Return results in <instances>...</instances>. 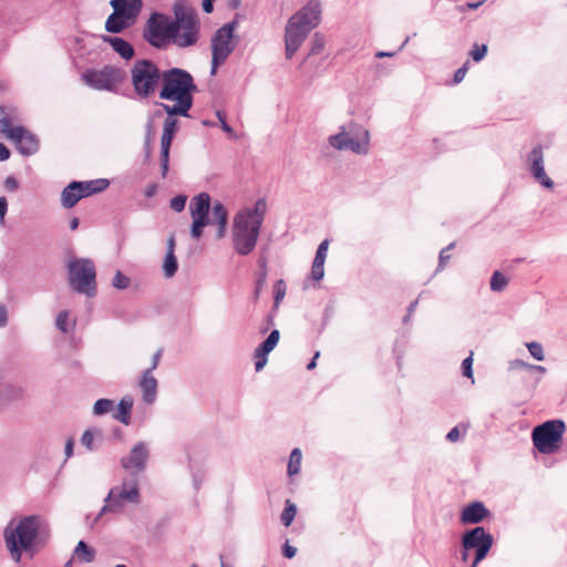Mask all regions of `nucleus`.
<instances>
[{"label": "nucleus", "instance_id": "nucleus-26", "mask_svg": "<svg viewBox=\"0 0 567 567\" xmlns=\"http://www.w3.org/2000/svg\"><path fill=\"white\" fill-rule=\"evenodd\" d=\"M95 558V550L87 546L84 540H80L73 550V559L80 563H92Z\"/></svg>", "mask_w": 567, "mask_h": 567}, {"label": "nucleus", "instance_id": "nucleus-23", "mask_svg": "<svg viewBox=\"0 0 567 567\" xmlns=\"http://www.w3.org/2000/svg\"><path fill=\"white\" fill-rule=\"evenodd\" d=\"M109 181L105 178L94 179V181H87V182H78V188L81 193H83V198L87 197L90 195L100 193L107 188Z\"/></svg>", "mask_w": 567, "mask_h": 567}, {"label": "nucleus", "instance_id": "nucleus-44", "mask_svg": "<svg viewBox=\"0 0 567 567\" xmlns=\"http://www.w3.org/2000/svg\"><path fill=\"white\" fill-rule=\"evenodd\" d=\"M472 367H473V352H471L470 355L463 360L462 371H463V375L471 379L472 383H474Z\"/></svg>", "mask_w": 567, "mask_h": 567}, {"label": "nucleus", "instance_id": "nucleus-52", "mask_svg": "<svg viewBox=\"0 0 567 567\" xmlns=\"http://www.w3.org/2000/svg\"><path fill=\"white\" fill-rule=\"evenodd\" d=\"M453 246H454V244H451L449 247H446V248L441 250V252H440V265H439L440 268H444L445 267V264L450 259V255H447V251L451 248H453Z\"/></svg>", "mask_w": 567, "mask_h": 567}, {"label": "nucleus", "instance_id": "nucleus-48", "mask_svg": "<svg viewBox=\"0 0 567 567\" xmlns=\"http://www.w3.org/2000/svg\"><path fill=\"white\" fill-rule=\"evenodd\" d=\"M487 52V47L485 44L482 45H474V48L471 51V56L474 61L478 62L481 61Z\"/></svg>", "mask_w": 567, "mask_h": 567}, {"label": "nucleus", "instance_id": "nucleus-55", "mask_svg": "<svg viewBox=\"0 0 567 567\" xmlns=\"http://www.w3.org/2000/svg\"><path fill=\"white\" fill-rule=\"evenodd\" d=\"M467 72V65L464 64L462 68H460L458 70H456V72L454 73V82L455 83H460L463 81L465 74Z\"/></svg>", "mask_w": 567, "mask_h": 567}, {"label": "nucleus", "instance_id": "nucleus-53", "mask_svg": "<svg viewBox=\"0 0 567 567\" xmlns=\"http://www.w3.org/2000/svg\"><path fill=\"white\" fill-rule=\"evenodd\" d=\"M296 553H297L296 547H293V546L289 545V543H288V542L284 545V551H282V554H284V556H285L286 558H289V559H290V558H293V557L296 556Z\"/></svg>", "mask_w": 567, "mask_h": 567}, {"label": "nucleus", "instance_id": "nucleus-20", "mask_svg": "<svg viewBox=\"0 0 567 567\" xmlns=\"http://www.w3.org/2000/svg\"><path fill=\"white\" fill-rule=\"evenodd\" d=\"M488 514L484 504L474 502L465 506L461 513V522L463 524H477L482 522Z\"/></svg>", "mask_w": 567, "mask_h": 567}, {"label": "nucleus", "instance_id": "nucleus-27", "mask_svg": "<svg viewBox=\"0 0 567 567\" xmlns=\"http://www.w3.org/2000/svg\"><path fill=\"white\" fill-rule=\"evenodd\" d=\"M527 167L529 173L545 168V158L542 146H535L527 155Z\"/></svg>", "mask_w": 567, "mask_h": 567}, {"label": "nucleus", "instance_id": "nucleus-14", "mask_svg": "<svg viewBox=\"0 0 567 567\" xmlns=\"http://www.w3.org/2000/svg\"><path fill=\"white\" fill-rule=\"evenodd\" d=\"M176 24L173 42L185 48L196 43L198 39V20L194 12L175 9Z\"/></svg>", "mask_w": 567, "mask_h": 567}, {"label": "nucleus", "instance_id": "nucleus-24", "mask_svg": "<svg viewBox=\"0 0 567 567\" xmlns=\"http://www.w3.org/2000/svg\"><path fill=\"white\" fill-rule=\"evenodd\" d=\"M169 115L163 124V134L161 138V148H171L172 141L177 132V121Z\"/></svg>", "mask_w": 567, "mask_h": 567}, {"label": "nucleus", "instance_id": "nucleus-64", "mask_svg": "<svg viewBox=\"0 0 567 567\" xmlns=\"http://www.w3.org/2000/svg\"><path fill=\"white\" fill-rule=\"evenodd\" d=\"M10 157V151L0 142V162L7 161Z\"/></svg>", "mask_w": 567, "mask_h": 567}, {"label": "nucleus", "instance_id": "nucleus-32", "mask_svg": "<svg viewBox=\"0 0 567 567\" xmlns=\"http://www.w3.org/2000/svg\"><path fill=\"white\" fill-rule=\"evenodd\" d=\"M102 432L100 430L93 429V430H86L81 436V444L85 446L87 451L95 450L94 440L101 439Z\"/></svg>", "mask_w": 567, "mask_h": 567}, {"label": "nucleus", "instance_id": "nucleus-25", "mask_svg": "<svg viewBox=\"0 0 567 567\" xmlns=\"http://www.w3.org/2000/svg\"><path fill=\"white\" fill-rule=\"evenodd\" d=\"M105 40L111 44L113 50L118 53L123 59L130 60L134 55L133 47L122 38H105Z\"/></svg>", "mask_w": 567, "mask_h": 567}, {"label": "nucleus", "instance_id": "nucleus-1", "mask_svg": "<svg viewBox=\"0 0 567 567\" xmlns=\"http://www.w3.org/2000/svg\"><path fill=\"white\" fill-rule=\"evenodd\" d=\"M44 525V519L39 515L11 520L7 525L3 532L6 547L16 563H20L23 555L33 558L39 551V535Z\"/></svg>", "mask_w": 567, "mask_h": 567}, {"label": "nucleus", "instance_id": "nucleus-3", "mask_svg": "<svg viewBox=\"0 0 567 567\" xmlns=\"http://www.w3.org/2000/svg\"><path fill=\"white\" fill-rule=\"evenodd\" d=\"M266 210V202L259 199L252 207L244 208L235 215L231 238L238 255L247 256L256 248Z\"/></svg>", "mask_w": 567, "mask_h": 567}, {"label": "nucleus", "instance_id": "nucleus-51", "mask_svg": "<svg viewBox=\"0 0 567 567\" xmlns=\"http://www.w3.org/2000/svg\"><path fill=\"white\" fill-rule=\"evenodd\" d=\"M508 364H509V369L511 370H517V369L529 370V364L530 363H527V362H525L524 360H520V359H515V360L509 361Z\"/></svg>", "mask_w": 567, "mask_h": 567}, {"label": "nucleus", "instance_id": "nucleus-63", "mask_svg": "<svg viewBox=\"0 0 567 567\" xmlns=\"http://www.w3.org/2000/svg\"><path fill=\"white\" fill-rule=\"evenodd\" d=\"M446 439L451 442H456L460 439V431L455 426L446 435Z\"/></svg>", "mask_w": 567, "mask_h": 567}, {"label": "nucleus", "instance_id": "nucleus-28", "mask_svg": "<svg viewBox=\"0 0 567 567\" xmlns=\"http://www.w3.org/2000/svg\"><path fill=\"white\" fill-rule=\"evenodd\" d=\"M527 167L529 173L545 168V158L542 146H535L527 155Z\"/></svg>", "mask_w": 567, "mask_h": 567}, {"label": "nucleus", "instance_id": "nucleus-49", "mask_svg": "<svg viewBox=\"0 0 567 567\" xmlns=\"http://www.w3.org/2000/svg\"><path fill=\"white\" fill-rule=\"evenodd\" d=\"M168 159H169V150L161 148V168H162L163 177H165L168 172Z\"/></svg>", "mask_w": 567, "mask_h": 567}, {"label": "nucleus", "instance_id": "nucleus-6", "mask_svg": "<svg viewBox=\"0 0 567 567\" xmlns=\"http://www.w3.org/2000/svg\"><path fill=\"white\" fill-rule=\"evenodd\" d=\"M141 501V486L137 476H127L110 489L104 506L93 518L86 517V525L93 528L104 514H122L128 505H140Z\"/></svg>", "mask_w": 567, "mask_h": 567}, {"label": "nucleus", "instance_id": "nucleus-43", "mask_svg": "<svg viewBox=\"0 0 567 567\" xmlns=\"http://www.w3.org/2000/svg\"><path fill=\"white\" fill-rule=\"evenodd\" d=\"M310 276L315 281H320L324 276V262L313 260Z\"/></svg>", "mask_w": 567, "mask_h": 567}, {"label": "nucleus", "instance_id": "nucleus-2", "mask_svg": "<svg viewBox=\"0 0 567 567\" xmlns=\"http://www.w3.org/2000/svg\"><path fill=\"white\" fill-rule=\"evenodd\" d=\"M163 87L159 97L175 102L174 104H163L164 111L168 115L188 116V111L193 105V93L196 91L193 76L185 70L171 69L163 73Z\"/></svg>", "mask_w": 567, "mask_h": 567}, {"label": "nucleus", "instance_id": "nucleus-45", "mask_svg": "<svg viewBox=\"0 0 567 567\" xmlns=\"http://www.w3.org/2000/svg\"><path fill=\"white\" fill-rule=\"evenodd\" d=\"M187 197L184 195H177L171 199L169 207L179 213L185 208Z\"/></svg>", "mask_w": 567, "mask_h": 567}, {"label": "nucleus", "instance_id": "nucleus-12", "mask_svg": "<svg viewBox=\"0 0 567 567\" xmlns=\"http://www.w3.org/2000/svg\"><path fill=\"white\" fill-rule=\"evenodd\" d=\"M131 73L134 90L143 97L154 93L162 78L158 68L147 60L136 61Z\"/></svg>", "mask_w": 567, "mask_h": 567}, {"label": "nucleus", "instance_id": "nucleus-40", "mask_svg": "<svg viewBox=\"0 0 567 567\" xmlns=\"http://www.w3.org/2000/svg\"><path fill=\"white\" fill-rule=\"evenodd\" d=\"M130 278L125 276L122 271L117 270L113 277L112 286L115 289L124 290L130 286Z\"/></svg>", "mask_w": 567, "mask_h": 567}, {"label": "nucleus", "instance_id": "nucleus-22", "mask_svg": "<svg viewBox=\"0 0 567 567\" xmlns=\"http://www.w3.org/2000/svg\"><path fill=\"white\" fill-rule=\"evenodd\" d=\"M78 186V182H72L62 190L61 204L64 208H72L83 198V193L80 192Z\"/></svg>", "mask_w": 567, "mask_h": 567}, {"label": "nucleus", "instance_id": "nucleus-21", "mask_svg": "<svg viewBox=\"0 0 567 567\" xmlns=\"http://www.w3.org/2000/svg\"><path fill=\"white\" fill-rule=\"evenodd\" d=\"M133 408V399L131 395H125L121 399L118 404L115 406L112 412L113 419L120 421L121 423L128 425L131 422V411Z\"/></svg>", "mask_w": 567, "mask_h": 567}, {"label": "nucleus", "instance_id": "nucleus-61", "mask_svg": "<svg viewBox=\"0 0 567 567\" xmlns=\"http://www.w3.org/2000/svg\"><path fill=\"white\" fill-rule=\"evenodd\" d=\"M162 352H163V351H162V349H158V350L154 353V355H153V358H152V364H151V367L148 368V369H152V372H153V371L158 367V364H159V360H161V357H162Z\"/></svg>", "mask_w": 567, "mask_h": 567}, {"label": "nucleus", "instance_id": "nucleus-18", "mask_svg": "<svg viewBox=\"0 0 567 567\" xmlns=\"http://www.w3.org/2000/svg\"><path fill=\"white\" fill-rule=\"evenodd\" d=\"M6 137L14 143L18 151L24 156L32 155L39 150V140L23 126H14Z\"/></svg>", "mask_w": 567, "mask_h": 567}, {"label": "nucleus", "instance_id": "nucleus-8", "mask_svg": "<svg viewBox=\"0 0 567 567\" xmlns=\"http://www.w3.org/2000/svg\"><path fill=\"white\" fill-rule=\"evenodd\" d=\"M566 425L561 420L546 421L533 429L532 440L542 454H553L560 449Z\"/></svg>", "mask_w": 567, "mask_h": 567}, {"label": "nucleus", "instance_id": "nucleus-54", "mask_svg": "<svg viewBox=\"0 0 567 567\" xmlns=\"http://www.w3.org/2000/svg\"><path fill=\"white\" fill-rule=\"evenodd\" d=\"M8 210V202L6 197H0V223H4V217Z\"/></svg>", "mask_w": 567, "mask_h": 567}, {"label": "nucleus", "instance_id": "nucleus-37", "mask_svg": "<svg viewBox=\"0 0 567 567\" xmlns=\"http://www.w3.org/2000/svg\"><path fill=\"white\" fill-rule=\"evenodd\" d=\"M297 514V507L293 503H291L289 499L286 501V508L284 509L281 514V522L282 524L288 527L291 525V523L295 519V516Z\"/></svg>", "mask_w": 567, "mask_h": 567}, {"label": "nucleus", "instance_id": "nucleus-50", "mask_svg": "<svg viewBox=\"0 0 567 567\" xmlns=\"http://www.w3.org/2000/svg\"><path fill=\"white\" fill-rule=\"evenodd\" d=\"M217 117L220 122L221 130L227 133L230 137H235L234 130L227 124L226 117L221 112H217Z\"/></svg>", "mask_w": 567, "mask_h": 567}, {"label": "nucleus", "instance_id": "nucleus-13", "mask_svg": "<svg viewBox=\"0 0 567 567\" xmlns=\"http://www.w3.org/2000/svg\"><path fill=\"white\" fill-rule=\"evenodd\" d=\"M235 23H226L219 28L212 39V70L215 74L235 49L234 41Z\"/></svg>", "mask_w": 567, "mask_h": 567}, {"label": "nucleus", "instance_id": "nucleus-35", "mask_svg": "<svg viewBox=\"0 0 567 567\" xmlns=\"http://www.w3.org/2000/svg\"><path fill=\"white\" fill-rule=\"evenodd\" d=\"M530 175L542 187L551 190L554 188L553 179L547 175L545 168L532 172Z\"/></svg>", "mask_w": 567, "mask_h": 567}, {"label": "nucleus", "instance_id": "nucleus-31", "mask_svg": "<svg viewBox=\"0 0 567 567\" xmlns=\"http://www.w3.org/2000/svg\"><path fill=\"white\" fill-rule=\"evenodd\" d=\"M301 460H302V453L300 449L296 447L291 451L287 473L289 476L297 475L300 472L301 466Z\"/></svg>", "mask_w": 567, "mask_h": 567}, {"label": "nucleus", "instance_id": "nucleus-10", "mask_svg": "<svg viewBox=\"0 0 567 567\" xmlns=\"http://www.w3.org/2000/svg\"><path fill=\"white\" fill-rule=\"evenodd\" d=\"M113 13L105 22V29L118 33L131 27L142 9V0H112Z\"/></svg>", "mask_w": 567, "mask_h": 567}, {"label": "nucleus", "instance_id": "nucleus-57", "mask_svg": "<svg viewBox=\"0 0 567 567\" xmlns=\"http://www.w3.org/2000/svg\"><path fill=\"white\" fill-rule=\"evenodd\" d=\"M73 447H74V441L72 437H70L66 442H65V446H64V454H65V458H70L72 455H73Z\"/></svg>", "mask_w": 567, "mask_h": 567}, {"label": "nucleus", "instance_id": "nucleus-11", "mask_svg": "<svg viewBox=\"0 0 567 567\" xmlns=\"http://www.w3.org/2000/svg\"><path fill=\"white\" fill-rule=\"evenodd\" d=\"M82 81L93 90L114 92L124 80V72L113 65L89 69L81 74Z\"/></svg>", "mask_w": 567, "mask_h": 567}, {"label": "nucleus", "instance_id": "nucleus-56", "mask_svg": "<svg viewBox=\"0 0 567 567\" xmlns=\"http://www.w3.org/2000/svg\"><path fill=\"white\" fill-rule=\"evenodd\" d=\"M8 323V310L4 305L0 303V328Z\"/></svg>", "mask_w": 567, "mask_h": 567}, {"label": "nucleus", "instance_id": "nucleus-29", "mask_svg": "<svg viewBox=\"0 0 567 567\" xmlns=\"http://www.w3.org/2000/svg\"><path fill=\"white\" fill-rule=\"evenodd\" d=\"M17 120L14 110H6L0 106V133L7 136L13 130V122Z\"/></svg>", "mask_w": 567, "mask_h": 567}, {"label": "nucleus", "instance_id": "nucleus-5", "mask_svg": "<svg viewBox=\"0 0 567 567\" xmlns=\"http://www.w3.org/2000/svg\"><path fill=\"white\" fill-rule=\"evenodd\" d=\"M210 210V196L207 193H200L193 197L189 204V213L193 219L190 235L194 239H199L203 235V228L209 223H216L218 226L217 238H223L226 233L228 212L223 203L215 202L212 207V220L208 217Z\"/></svg>", "mask_w": 567, "mask_h": 567}, {"label": "nucleus", "instance_id": "nucleus-42", "mask_svg": "<svg viewBox=\"0 0 567 567\" xmlns=\"http://www.w3.org/2000/svg\"><path fill=\"white\" fill-rule=\"evenodd\" d=\"M56 328L62 332L70 331L71 326L69 324V312L68 311H61L55 320Z\"/></svg>", "mask_w": 567, "mask_h": 567}, {"label": "nucleus", "instance_id": "nucleus-7", "mask_svg": "<svg viewBox=\"0 0 567 567\" xmlns=\"http://www.w3.org/2000/svg\"><path fill=\"white\" fill-rule=\"evenodd\" d=\"M329 145L339 152L350 151L365 155L370 150V133L361 124L349 122L339 127V132L328 138Z\"/></svg>", "mask_w": 567, "mask_h": 567}, {"label": "nucleus", "instance_id": "nucleus-62", "mask_svg": "<svg viewBox=\"0 0 567 567\" xmlns=\"http://www.w3.org/2000/svg\"><path fill=\"white\" fill-rule=\"evenodd\" d=\"M4 185L10 190H16L18 188V182L13 176H9L4 181Z\"/></svg>", "mask_w": 567, "mask_h": 567}, {"label": "nucleus", "instance_id": "nucleus-30", "mask_svg": "<svg viewBox=\"0 0 567 567\" xmlns=\"http://www.w3.org/2000/svg\"><path fill=\"white\" fill-rule=\"evenodd\" d=\"M163 274L165 278H172L178 270V262L175 254H166L163 260Z\"/></svg>", "mask_w": 567, "mask_h": 567}, {"label": "nucleus", "instance_id": "nucleus-34", "mask_svg": "<svg viewBox=\"0 0 567 567\" xmlns=\"http://www.w3.org/2000/svg\"><path fill=\"white\" fill-rule=\"evenodd\" d=\"M114 402L109 399H100L93 405V414L96 416L113 412Z\"/></svg>", "mask_w": 567, "mask_h": 567}, {"label": "nucleus", "instance_id": "nucleus-38", "mask_svg": "<svg viewBox=\"0 0 567 567\" xmlns=\"http://www.w3.org/2000/svg\"><path fill=\"white\" fill-rule=\"evenodd\" d=\"M525 346H526L529 354L535 360H537V361L545 360V351H544V347L542 343H539L537 341H530V342H527Z\"/></svg>", "mask_w": 567, "mask_h": 567}, {"label": "nucleus", "instance_id": "nucleus-59", "mask_svg": "<svg viewBox=\"0 0 567 567\" xmlns=\"http://www.w3.org/2000/svg\"><path fill=\"white\" fill-rule=\"evenodd\" d=\"M483 0L482 1H478V2H467L466 4L464 6H460L457 7V10L460 12H464L465 9H471V10H474V9H477L478 7H481L483 4Z\"/></svg>", "mask_w": 567, "mask_h": 567}, {"label": "nucleus", "instance_id": "nucleus-60", "mask_svg": "<svg viewBox=\"0 0 567 567\" xmlns=\"http://www.w3.org/2000/svg\"><path fill=\"white\" fill-rule=\"evenodd\" d=\"M175 246H176V241H175V235L174 234H171L167 238V249H166V254H175Z\"/></svg>", "mask_w": 567, "mask_h": 567}, {"label": "nucleus", "instance_id": "nucleus-41", "mask_svg": "<svg viewBox=\"0 0 567 567\" xmlns=\"http://www.w3.org/2000/svg\"><path fill=\"white\" fill-rule=\"evenodd\" d=\"M286 296V284L282 279H279L274 285V299H275V307H278L281 300Z\"/></svg>", "mask_w": 567, "mask_h": 567}, {"label": "nucleus", "instance_id": "nucleus-9", "mask_svg": "<svg viewBox=\"0 0 567 567\" xmlns=\"http://www.w3.org/2000/svg\"><path fill=\"white\" fill-rule=\"evenodd\" d=\"M69 282L76 292L93 297L96 292L94 264L87 258L71 259L68 264Z\"/></svg>", "mask_w": 567, "mask_h": 567}, {"label": "nucleus", "instance_id": "nucleus-33", "mask_svg": "<svg viewBox=\"0 0 567 567\" xmlns=\"http://www.w3.org/2000/svg\"><path fill=\"white\" fill-rule=\"evenodd\" d=\"M508 285V278L501 271H494L491 277V289L495 292L503 291Z\"/></svg>", "mask_w": 567, "mask_h": 567}, {"label": "nucleus", "instance_id": "nucleus-17", "mask_svg": "<svg viewBox=\"0 0 567 567\" xmlns=\"http://www.w3.org/2000/svg\"><path fill=\"white\" fill-rule=\"evenodd\" d=\"M148 458L150 449L147 443L137 442L128 454L121 458V465L124 470L136 476V474L145 471Z\"/></svg>", "mask_w": 567, "mask_h": 567}, {"label": "nucleus", "instance_id": "nucleus-16", "mask_svg": "<svg viewBox=\"0 0 567 567\" xmlns=\"http://www.w3.org/2000/svg\"><path fill=\"white\" fill-rule=\"evenodd\" d=\"M493 545V537L483 527H475L464 534L462 539L463 549L475 550V557L471 567H476L488 554Z\"/></svg>", "mask_w": 567, "mask_h": 567}, {"label": "nucleus", "instance_id": "nucleus-58", "mask_svg": "<svg viewBox=\"0 0 567 567\" xmlns=\"http://www.w3.org/2000/svg\"><path fill=\"white\" fill-rule=\"evenodd\" d=\"M266 277H267V274H266V271H264V272L260 275V277L258 278L257 282H256V291H255L256 297H258V296H259V293H260V291H261L262 287L265 286Z\"/></svg>", "mask_w": 567, "mask_h": 567}, {"label": "nucleus", "instance_id": "nucleus-47", "mask_svg": "<svg viewBox=\"0 0 567 567\" xmlns=\"http://www.w3.org/2000/svg\"><path fill=\"white\" fill-rule=\"evenodd\" d=\"M267 355H268L267 352H261L259 349L255 350V358H256L255 368H256V371H260L267 364Z\"/></svg>", "mask_w": 567, "mask_h": 567}, {"label": "nucleus", "instance_id": "nucleus-15", "mask_svg": "<svg viewBox=\"0 0 567 567\" xmlns=\"http://www.w3.org/2000/svg\"><path fill=\"white\" fill-rule=\"evenodd\" d=\"M175 24L176 19L172 20L167 16L154 13L147 22L145 38L154 47H165L173 41Z\"/></svg>", "mask_w": 567, "mask_h": 567}, {"label": "nucleus", "instance_id": "nucleus-4", "mask_svg": "<svg viewBox=\"0 0 567 567\" xmlns=\"http://www.w3.org/2000/svg\"><path fill=\"white\" fill-rule=\"evenodd\" d=\"M321 21V4L319 0H309L300 10L293 13L285 27V55L290 60L300 49L309 33Z\"/></svg>", "mask_w": 567, "mask_h": 567}, {"label": "nucleus", "instance_id": "nucleus-36", "mask_svg": "<svg viewBox=\"0 0 567 567\" xmlns=\"http://www.w3.org/2000/svg\"><path fill=\"white\" fill-rule=\"evenodd\" d=\"M279 341V331L272 330L268 338L257 348L261 352L270 353Z\"/></svg>", "mask_w": 567, "mask_h": 567}, {"label": "nucleus", "instance_id": "nucleus-19", "mask_svg": "<svg viewBox=\"0 0 567 567\" xmlns=\"http://www.w3.org/2000/svg\"><path fill=\"white\" fill-rule=\"evenodd\" d=\"M138 386L142 393L143 402L146 404H153L157 398L158 382L154 377L152 369H146L143 371L138 380Z\"/></svg>", "mask_w": 567, "mask_h": 567}, {"label": "nucleus", "instance_id": "nucleus-46", "mask_svg": "<svg viewBox=\"0 0 567 567\" xmlns=\"http://www.w3.org/2000/svg\"><path fill=\"white\" fill-rule=\"evenodd\" d=\"M328 248H329V240L324 239L319 245L313 260L324 262L326 258H327Z\"/></svg>", "mask_w": 567, "mask_h": 567}, {"label": "nucleus", "instance_id": "nucleus-39", "mask_svg": "<svg viewBox=\"0 0 567 567\" xmlns=\"http://www.w3.org/2000/svg\"><path fill=\"white\" fill-rule=\"evenodd\" d=\"M324 45H326V40H324L323 35L320 33H315V35L311 39L309 55H317V54L321 53L324 49Z\"/></svg>", "mask_w": 567, "mask_h": 567}]
</instances>
